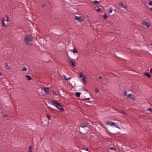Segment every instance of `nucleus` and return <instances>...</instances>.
Returning <instances> with one entry per match:
<instances>
[{
	"instance_id": "1",
	"label": "nucleus",
	"mask_w": 152,
	"mask_h": 152,
	"mask_svg": "<svg viewBox=\"0 0 152 152\" xmlns=\"http://www.w3.org/2000/svg\"><path fill=\"white\" fill-rule=\"evenodd\" d=\"M51 104L58 109L61 111H64V109L62 108V106L57 102L55 101H51Z\"/></svg>"
},
{
	"instance_id": "2",
	"label": "nucleus",
	"mask_w": 152,
	"mask_h": 152,
	"mask_svg": "<svg viewBox=\"0 0 152 152\" xmlns=\"http://www.w3.org/2000/svg\"><path fill=\"white\" fill-rule=\"evenodd\" d=\"M25 41L26 43L28 45H31V42L32 41V38L30 35H28L26 36L24 38Z\"/></svg>"
},
{
	"instance_id": "3",
	"label": "nucleus",
	"mask_w": 152,
	"mask_h": 152,
	"mask_svg": "<svg viewBox=\"0 0 152 152\" xmlns=\"http://www.w3.org/2000/svg\"><path fill=\"white\" fill-rule=\"evenodd\" d=\"M105 124L107 125H109L111 126H114L116 128H118V125H115L116 123H115L107 121L105 122Z\"/></svg>"
},
{
	"instance_id": "4",
	"label": "nucleus",
	"mask_w": 152,
	"mask_h": 152,
	"mask_svg": "<svg viewBox=\"0 0 152 152\" xmlns=\"http://www.w3.org/2000/svg\"><path fill=\"white\" fill-rule=\"evenodd\" d=\"M87 126V125L86 124H82L79 126V130L80 131H82L83 129H84Z\"/></svg>"
},
{
	"instance_id": "5",
	"label": "nucleus",
	"mask_w": 152,
	"mask_h": 152,
	"mask_svg": "<svg viewBox=\"0 0 152 152\" xmlns=\"http://www.w3.org/2000/svg\"><path fill=\"white\" fill-rule=\"evenodd\" d=\"M74 19L76 20H77L79 22H82L83 20V18L81 17H78L77 16H75L74 18Z\"/></svg>"
},
{
	"instance_id": "6",
	"label": "nucleus",
	"mask_w": 152,
	"mask_h": 152,
	"mask_svg": "<svg viewBox=\"0 0 152 152\" xmlns=\"http://www.w3.org/2000/svg\"><path fill=\"white\" fill-rule=\"evenodd\" d=\"M143 24L146 26L147 28L149 27L150 26L149 23L147 21H144L143 23Z\"/></svg>"
},
{
	"instance_id": "7",
	"label": "nucleus",
	"mask_w": 152,
	"mask_h": 152,
	"mask_svg": "<svg viewBox=\"0 0 152 152\" xmlns=\"http://www.w3.org/2000/svg\"><path fill=\"white\" fill-rule=\"evenodd\" d=\"M5 19L4 18H3L1 20V23L3 26L4 27H6L7 26V24H5L4 23V21L5 20Z\"/></svg>"
},
{
	"instance_id": "8",
	"label": "nucleus",
	"mask_w": 152,
	"mask_h": 152,
	"mask_svg": "<svg viewBox=\"0 0 152 152\" xmlns=\"http://www.w3.org/2000/svg\"><path fill=\"white\" fill-rule=\"evenodd\" d=\"M69 64L71 65L73 67H74L75 66V64L74 62H73L72 61H69L68 62Z\"/></svg>"
},
{
	"instance_id": "9",
	"label": "nucleus",
	"mask_w": 152,
	"mask_h": 152,
	"mask_svg": "<svg viewBox=\"0 0 152 152\" xmlns=\"http://www.w3.org/2000/svg\"><path fill=\"white\" fill-rule=\"evenodd\" d=\"M86 79V77L85 76L83 77V78L82 79V80L83 82V84L86 83L87 82Z\"/></svg>"
},
{
	"instance_id": "10",
	"label": "nucleus",
	"mask_w": 152,
	"mask_h": 152,
	"mask_svg": "<svg viewBox=\"0 0 152 152\" xmlns=\"http://www.w3.org/2000/svg\"><path fill=\"white\" fill-rule=\"evenodd\" d=\"M49 89L48 88H44V91L46 93H47L49 92Z\"/></svg>"
},
{
	"instance_id": "11",
	"label": "nucleus",
	"mask_w": 152,
	"mask_h": 152,
	"mask_svg": "<svg viewBox=\"0 0 152 152\" xmlns=\"http://www.w3.org/2000/svg\"><path fill=\"white\" fill-rule=\"evenodd\" d=\"M26 77L27 78V80H31V77L29 75H26Z\"/></svg>"
},
{
	"instance_id": "12",
	"label": "nucleus",
	"mask_w": 152,
	"mask_h": 152,
	"mask_svg": "<svg viewBox=\"0 0 152 152\" xmlns=\"http://www.w3.org/2000/svg\"><path fill=\"white\" fill-rule=\"evenodd\" d=\"M144 74L148 77L150 78L151 77V75L149 73H145Z\"/></svg>"
},
{
	"instance_id": "13",
	"label": "nucleus",
	"mask_w": 152,
	"mask_h": 152,
	"mask_svg": "<svg viewBox=\"0 0 152 152\" xmlns=\"http://www.w3.org/2000/svg\"><path fill=\"white\" fill-rule=\"evenodd\" d=\"M63 77L64 78V79L66 80H70L71 78V77H69V78L67 79L66 77V76L65 75H63Z\"/></svg>"
},
{
	"instance_id": "14",
	"label": "nucleus",
	"mask_w": 152,
	"mask_h": 152,
	"mask_svg": "<svg viewBox=\"0 0 152 152\" xmlns=\"http://www.w3.org/2000/svg\"><path fill=\"white\" fill-rule=\"evenodd\" d=\"M70 51L74 53H77V51L75 48L73 50H70Z\"/></svg>"
},
{
	"instance_id": "15",
	"label": "nucleus",
	"mask_w": 152,
	"mask_h": 152,
	"mask_svg": "<svg viewBox=\"0 0 152 152\" xmlns=\"http://www.w3.org/2000/svg\"><path fill=\"white\" fill-rule=\"evenodd\" d=\"M5 67L6 69H7L8 70H9L10 69V67L7 64H5Z\"/></svg>"
},
{
	"instance_id": "16",
	"label": "nucleus",
	"mask_w": 152,
	"mask_h": 152,
	"mask_svg": "<svg viewBox=\"0 0 152 152\" xmlns=\"http://www.w3.org/2000/svg\"><path fill=\"white\" fill-rule=\"evenodd\" d=\"M119 6L121 7H124V5L122 2L119 3Z\"/></svg>"
},
{
	"instance_id": "17",
	"label": "nucleus",
	"mask_w": 152,
	"mask_h": 152,
	"mask_svg": "<svg viewBox=\"0 0 152 152\" xmlns=\"http://www.w3.org/2000/svg\"><path fill=\"white\" fill-rule=\"evenodd\" d=\"M80 93L76 92L75 94V95L77 97H79L80 96Z\"/></svg>"
},
{
	"instance_id": "18",
	"label": "nucleus",
	"mask_w": 152,
	"mask_h": 152,
	"mask_svg": "<svg viewBox=\"0 0 152 152\" xmlns=\"http://www.w3.org/2000/svg\"><path fill=\"white\" fill-rule=\"evenodd\" d=\"M109 13H111L112 12V7H110L109 8Z\"/></svg>"
},
{
	"instance_id": "19",
	"label": "nucleus",
	"mask_w": 152,
	"mask_h": 152,
	"mask_svg": "<svg viewBox=\"0 0 152 152\" xmlns=\"http://www.w3.org/2000/svg\"><path fill=\"white\" fill-rule=\"evenodd\" d=\"M130 99H131L133 100H134V101H135L136 100L135 98V97L134 96H132V97H131V98H130Z\"/></svg>"
},
{
	"instance_id": "20",
	"label": "nucleus",
	"mask_w": 152,
	"mask_h": 152,
	"mask_svg": "<svg viewBox=\"0 0 152 152\" xmlns=\"http://www.w3.org/2000/svg\"><path fill=\"white\" fill-rule=\"evenodd\" d=\"M84 129V128L83 129L82 131H80V133L83 134H86L87 133V132H83V131Z\"/></svg>"
},
{
	"instance_id": "21",
	"label": "nucleus",
	"mask_w": 152,
	"mask_h": 152,
	"mask_svg": "<svg viewBox=\"0 0 152 152\" xmlns=\"http://www.w3.org/2000/svg\"><path fill=\"white\" fill-rule=\"evenodd\" d=\"M79 75L80 77H83L84 76H85L84 75H83L82 73H80Z\"/></svg>"
},
{
	"instance_id": "22",
	"label": "nucleus",
	"mask_w": 152,
	"mask_h": 152,
	"mask_svg": "<svg viewBox=\"0 0 152 152\" xmlns=\"http://www.w3.org/2000/svg\"><path fill=\"white\" fill-rule=\"evenodd\" d=\"M94 91L96 93H98L99 91L98 89L96 88H95Z\"/></svg>"
},
{
	"instance_id": "23",
	"label": "nucleus",
	"mask_w": 152,
	"mask_h": 152,
	"mask_svg": "<svg viewBox=\"0 0 152 152\" xmlns=\"http://www.w3.org/2000/svg\"><path fill=\"white\" fill-rule=\"evenodd\" d=\"M27 70V69L26 68V67L25 66H24L23 67L22 71H25Z\"/></svg>"
},
{
	"instance_id": "24",
	"label": "nucleus",
	"mask_w": 152,
	"mask_h": 152,
	"mask_svg": "<svg viewBox=\"0 0 152 152\" xmlns=\"http://www.w3.org/2000/svg\"><path fill=\"white\" fill-rule=\"evenodd\" d=\"M96 11L98 12H100L101 10V9L99 7H98L97 8V9H96Z\"/></svg>"
},
{
	"instance_id": "25",
	"label": "nucleus",
	"mask_w": 152,
	"mask_h": 152,
	"mask_svg": "<svg viewBox=\"0 0 152 152\" xmlns=\"http://www.w3.org/2000/svg\"><path fill=\"white\" fill-rule=\"evenodd\" d=\"M120 113L123 114H126V113L124 111H120Z\"/></svg>"
},
{
	"instance_id": "26",
	"label": "nucleus",
	"mask_w": 152,
	"mask_h": 152,
	"mask_svg": "<svg viewBox=\"0 0 152 152\" xmlns=\"http://www.w3.org/2000/svg\"><path fill=\"white\" fill-rule=\"evenodd\" d=\"M110 149L112 150L115 151V148L114 147H111L110 148Z\"/></svg>"
},
{
	"instance_id": "27",
	"label": "nucleus",
	"mask_w": 152,
	"mask_h": 152,
	"mask_svg": "<svg viewBox=\"0 0 152 152\" xmlns=\"http://www.w3.org/2000/svg\"><path fill=\"white\" fill-rule=\"evenodd\" d=\"M132 96V95L131 94H129L127 96V97L128 98H129L130 99L131 97Z\"/></svg>"
},
{
	"instance_id": "28",
	"label": "nucleus",
	"mask_w": 152,
	"mask_h": 152,
	"mask_svg": "<svg viewBox=\"0 0 152 152\" xmlns=\"http://www.w3.org/2000/svg\"><path fill=\"white\" fill-rule=\"evenodd\" d=\"M93 3H94L95 4H97L99 3V2H98V1H93Z\"/></svg>"
},
{
	"instance_id": "29",
	"label": "nucleus",
	"mask_w": 152,
	"mask_h": 152,
	"mask_svg": "<svg viewBox=\"0 0 152 152\" xmlns=\"http://www.w3.org/2000/svg\"><path fill=\"white\" fill-rule=\"evenodd\" d=\"M147 110L148 111H150L151 112H152V108H149L147 109Z\"/></svg>"
},
{
	"instance_id": "30",
	"label": "nucleus",
	"mask_w": 152,
	"mask_h": 152,
	"mask_svg": "<svg viewBox=\"0 0 152 152\" xmlns=\"http://www.w3.org/2000/svg\"><path fill=\"white\" fill-rule=\"evenodd\" d=\"M104 18L106 19L107 18V16L106 15H103Z\"/></svg>"
},
{
	"instance_id": "31",
	"label": "nucleus",
	"mask_w": 152,
	"mask_h": 152,
	"mask_svg": "<svg viewBox=\"0 0 152 152\" xmlns=\"http://www.w3.org/2000/svg\"><path fill=\"white\" fill-rule=\"evenodd\" d=\"M47 117L49 120L50 119V117L49 115H47Z\"/></svg>"
},
{
	"instance_id": "32",
	"label": "nucleus",
	"mask_w": 152,
	"mask_h": 152,
	"mask_svg": "<svg viewBox=\"0 0 152 152\" xmlns=\"http://www.w3.org/2000/svg\"><path fill=\"white\" fill-rule=\"evenodd\" d=\"M127 92L126 91H125L124 93V96H126L127 95Z\"/></svg>"
},
{
	"instance_id": "33",
	"label": "nucleus",
	"mask_w": 152,
	"mask_h": 152,
	"mask_svg": "<svg viewBox=\"0 0 152 152\" xmlns=\"http://www.w3.org/2000/svg\"><path fill=\"white\" fill-rule=\"evenodd\" d=\"M149 5L150 6L152 5V1H150L149 2Z\"/></svg>"
},
{
	"instance_id": "34",
	"label": "nucleus",
	"mask_w": 152,
	"mask_h": 152,
	"mask_svg": "<svg viewBox=\"0 0 152 152\" xmlns=\"http://www.w3.org/2000/svg\"><path fill=\"white\" fill-rule=\"evenodd\" d=\"M32 149V147L31 146H29V150H31Z\"/></svg>"
},
{
	"instance_id": "35",
	"label": "nucleus",
	"mask_w": 152,
	"mask_h": 152,
	"mask_svg": "<svg viewBox=\"0 0 152 152\" xmlns=\"http://www.w3.org/2000/svg\"><path fill=\"white\" fill-rule=\"evenodd\" d=\"M9 19L7 17H6V21L7 22H8L9 21Z\"/></svg>"
},
{
	"instance_id": "36",
	"label": "nucleus",
	"mask_w": 152,
	"mask_h": 152,
	"mask_svg": "<svg viewBox=\"0 0 152 152\" xmlns=\"http://www.w3.org/2000/svg\"><path fill=\"white\" fill-rule=\"evenodd\" d=\"M123 7L124 8L126 9H127V7L126 6H124V7Z\"/></svg>"
},
{
	"instance_id": "37",
	"label": "nucleus",
	"mask_w": 152,
	"mask_h": 152,
	"mask_svg": "<svg viewBox=\"0 0 152 152\" xmlns=\"http://www.w3.org/2000/svg\"><path fill=\"white\" fill-rule=\"evenodd\" d=\"M150 72L152 73V68H151L150 70Z\"/></svg>"
},
{
	"instance_id": "38",
	"label": "nucleus",
	"mask_w": 152,
	"mask_h": 152,
	"mask_svg": "<svg viewBox=\"0 0 152 152\" xmlns=\"http://www.w3.org/2000/svg\"><path fill=\"white\" fill-rule=\"evenodd\" d=\"M7 115H4V117H7Z\"/></svg>"
},
{
	"instance_id": "39",
	"label": "nucleus",
	"mask_w": 152,
	"mask_h": 152,
	"mask_svg": "<svg viewBox=\"0 0 152 152\" xmlns=\"http://www.w3.org/2000/svg\"><path fill=\"white\" fill-rule=\"evenodd\" d=\"M102 78V77H101V76H100L99 77V79H101Z\"/></svg>"
},
{
	"instance_id": "40",
	"label": "nucleus",
	"mask_w": 152,
	"mask_h": 152,
	"mask_svg": "<svg viewBox=\"0 0 152 152\" xmlns=\"http://www.w3.org/2000/svg\"><path fill=\"white\" fill-rule=\"evenodd\" d=\"M86 150L87 151H88V148H86Z\"/></svg>"
},
{
	"instance_id": "41",
	"label": "nucleus",
	"mask_w": 152,
	"mask_h": 152,
	"mask_svg": "<svg viewBox=\"0 0 152 152\" xmlns=\"http://www.w3.org/2000/svg\"><path fill=\"white\" fill-rule=\"evenodd\" d=\"M29 152H31V150H29Z\"/></svg>"
},
{
	"instance_id": "42",
	"label": "nucleus",
	"mask_w": 152,
	"mask_h": 152,
	"mask_svg": "<svg viewBox=\"0 0 152 152\" xmlns=\"http://www.w3.org/2000/svg\"><path fill=\"white\" fill-rule=\"evenodd\" d=\"M150 10L151 11H152V7L151 8Z\"/></svg>"
},
{
	"instance_id": "43",
	"label": "nucleus",
	"mask_w": 152,
	"mask_h": 152,
	"mask_svg": "<svg viewBox=\"0 0 152 152\" xmlns=\"http://www.w3.org/2000/svg\"><path fill=\"white\" fill-rule=\"evenodd\" d=\"M88 99H89V98L86 99V100H88Z\"/></svg>"
},
{
	"instance_id": "44",
	"label": "nucleus",
	"mask_w": 152,
	"mask_h": 152,
	"mask_svg": "<svg viewBox=\"0 0 152 152\" xmlns=\"http://www.w3.org/2000/svg\"><path fill=\"white\" fill-rule=\"evenodd\" d=\"M45 6V5H43L42 6H43V7H44Z\"/></svg>"
}]
</instances>
